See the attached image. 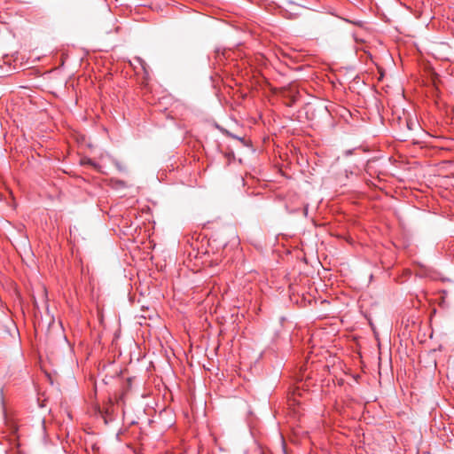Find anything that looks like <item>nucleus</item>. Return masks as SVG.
<instances>
[{
  "instance_id": "nucleus-1",
  "label": "nucleus",
  "mask_w": 454,
  "mask_h": 454,
  "mask_svg": "<svg viewBox=\"0 0 454 454\" xmlns=\"http://www.w3.org/2000/svg\"><path fill=\"white\" fill-rule=\"evenodd\" d=\"M136 60L139 63L141 68L143 69L144 71V78L145 80H147L149 78V72H148V69H147V64L141 59V58H137Z\"/></svg>"
},
{
  "instance_id": "nucleus-2",
  "label": "nucleus",
  "mask_w": 454,
  "mask_h": 454,
  "mask_svg": "<svg viewBox=\"0 0 454 454\" xmlns=\"http://www.w3.org/2000/svg\"><path fill=\"white\" fill-rule=\"evenodd\" d=\"M229 136H230V137H233V138H235V139L240 140V141H242V140H243V138L239 137V136H235V135L231 134V133H229Z\"/></svg>"
},
{
  "instance_id": "nucleus-3",
  "label": "nucleus",
  "mask_w": 454,
  "mask_h": 454,
  "mask_svg": "<svg viewBox=\"0 0 454 454\" xmlns=\"http://www.w3.org/2000/svg\"><path fill=\"white\" fill-rule=\"evenodd\" d=\"M118 184H121V186L124 185V182L123 181H119Z\"/></svg>"
}]
</instances>
